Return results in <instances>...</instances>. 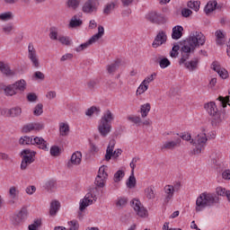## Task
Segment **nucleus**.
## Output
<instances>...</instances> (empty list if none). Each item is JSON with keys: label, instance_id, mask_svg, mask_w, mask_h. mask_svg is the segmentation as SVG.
Masks as SVG:
<instances>
[{"label": "nucleus", "instance_id": "obj_8", "mask_svg": "<svg viewBox=\"0 0 230 230\" xmlns=\"http://www.w3.org/2000/svg\"><path fill=\"white\" fill-rule=\"evenodd\" d=\"M131 207L140 218H146L148 217V210L143 206L139 199H134L130 201Z\"/></svg>", "mask_w": 230, "mask_h": 230}, {"label": "nucleus", "instance_id": "obj_63", "mask_svg": "<svg viewBox=\"0 0 230 230\" xmlns=\"http://www.w3.org/2000/svg\"><path fill=\"white\" fill-rule=\"evenodd\" d=\"M56 186V182L53 180H49L45 183V188L47 190H53Z\"/></svg>", "mask_w": 230, "mask_h": 230}, {"label": "nucleus", "instance_id": "obj_11", "mask_svg": "<svg viewBox=\"0 0 230 230\" xmlns=\"http://www.w3.org/2000/svg\"><path fill=\"white\" fill-rule=\"evenodd\" d=\"M98 6H100V0H87L83 5L84 13H93L98 12Z\"/></svg>", "mask_w": 230, "mask_h": 230}, {"label": "nucleus", "instance_id": "obj_12", "mask_svg": "<svg viewBox=\"0 0 230 230\" xmlns=\"http://www.w3.org/2000/svg\"><path fill=\"white\" fill-rule=\"evenodd\" d=\"M96 200V195H93L91 192H88L84 198L80 201L79 206V217H82V211H84L85 208H88V206H91L93 204V199Z\"/></svg>", "mask_w": 230, "mask_h": 230}, {"label": "nucleus", "instance_id": "obj_31", "mask_svg": "<svg viewBox=\"0 0 230 230\" xmlns=\"http://www.w3.org/2000/svg\"><path fill=\"white\" fill-rule=\"evenodd\" d=\"M113 120H114V115L109 110L106 111V113H104V115L101 119V121H102L103 123L111 124V121H113Z\"/></svg>", "mask_w": 230, "mask_h": 230}, {"label": "nucleus", "instance_id": "obj_21", "mask_svg": "<svg viewBox=\"0 0 230 230\" xmlns=\"http://www.w3.org/2000/svg\"><path fill=\"white\" fill-rule=\"evenodd\" d=\"M32 145H37L39 148L47 152L49 150V148L48 147V142L44 140V138L40 137L32 138Z\"/></svg>", "mask_w": 230, "mask_h": 230}, {"label": "nucleus", "instance_id": "obj_25", "mask_svg": "<svg viewBox=\"0 0 230 230\" xmlns=\"http://www.w3.org/2000/svg\"><path fill=\"white\" fill-rule=\"evenodd\" d=\"M218 5V3L214 0V1H209L207 5L205 6V13H211L212 12H215V10H217L220 9V6H217Z\"/></svg>", "mask_w": 230, "mask_h": 230}, {"label": "nucleus", "instance_id": "obj_26", "mask_svg": "<svg viewBox=\"0 0 230 230\" xmlns=\"http://www.w3.org/2000/svg\"><path fill=\"white\" fill-rule=\"evenodd\" d=\"M216 42L218 46H223V44H225L226 42V33H224V31H217L216 33Z\"/></svg>", "mask_w": 230, "mask_h": 230}, {"label": "nucleus", "instance_id": "obj_37", "mask_svg": "<svg viewBox=\"0 0 230 230\" xmlns=\"http://www.w3.org/2000/svg\"><path fill=\"white\" fill-rule=\"evenodd\" d=\"M126 184L129 189L136 188L137 181H136V176H134V171H131V174L128 179V181L126 182Z\"/></svg>", "mask_w": 230, "mask_h": 230}, {"label": "nucleus", "instance_id": "obj_49", "mask_svg": "<svg viewBox=\"0 0 230 230\" xmlns=\"http://www.w3.org/2000/svg\"><path fill=\"white\" fill-rule=\"evenodd\" d=\"M50 155L58 157V155H60V147H58V146H52L50 147Z\"/></svg>", "mask_w": 230, "mask_h": 230}, {"label": "nucleus", "instance_id": "obj_18", "mask_svg": "<svg viewBox=\"0 0 230 230\" xmlns=\"http://www.w3.org/2000/svg\"><path fill=\"white\" fill-rule=\"evenodd\" d=\"M98 130L102 137H107V136H109V134H111V131L112 130V126H111V123L102 122V120H100Z\"/></svg>", "mask_w": 230, "mask_h": 230}, {"label": "nucleus", "instance_id": "obj_1", "mask_svg": "<svg viewBox=\"0 0 230 230\" xmlns=\"http://www.w3.org/2000/svg\"><path fill=\"white\" fill-rule=\"evenodd\" d=\"M204 44H206V36H204L202 32H191L181 45L179 65L184 66L188 71H196V69H199V58H195L190 60V57L195 53L197 48H200V46H204Z\"/></svg>", "mask_w": 230, "mask_h": 230}, {"label": "nucleus", "instance_id": "obj_54", "mask_svg": "<svg viewBox=\"0 0 230 230\" xmlns=\"http://www.w3.org/2000/svg\"><path fill=\"white\" fill-rule=\"evenodd\" d=\"M217 100L221 102V105L223 109H226V107H227V103H229V96H226V97L219 96Z\"/></svg>", "mask_w": 230, "mask_h": 230}, {"label": "nucleus", "instance_id": "obj_40", "mask_svg": "<svg viewBox=\"0 0 230 230\" xmlns=\"http://www.w3.org/2000/svg\"><path fill=\"white\" fill-rule=\"evenodd\" d=\"M159 66L161 69H166L169 66H171L170 59L167 58H159Z\"/></svg>", "mask_w": 230, "mask_h": 230}, {"label": "nucleus", "instance_id": "obj_44", "mask_svg": "<svg viewBox=\"0 0 230 230\" xmlns=\"http://www.w3.org/2000/svg\"><path fill=\"white\" fill-rule=\"evenodd\" d=\"M107 181V179H103V177L102 176H98L95 178V182L94 184L98 187V188H104L105 186V181Z\"/></svg>", "mask_w": 230, "mask_h": 230}, {"label": "nucleus", "instance_id": "obj_24", "mask_svg": "<svg viewBox=\"0 0 230 230\" xmlns=\"http://www.w3.org/2000/svg\"><path fill=\"white\" fill-rule=\"evenodd\" d=\"M144 193L147 200H154V199H155V188L152 185L146 187L144 190Z\"/></svg>", "mask_w": 230, "mask_h": 230}, {"label": "nucleus", "instance_id": "obj_23", "mask_svg": "<svg viewBox=\"0 0 230 230\" xmlns=\"http://www.w3.org/2000/svg\"><path fill=\"white\" fill-rule=\"evenodd\" d=\"M182 31H184V28L181 25H176L172 28V39L173 40H179L181 37H182Z\"/></svg>", "mask_w": 230, "mask_h": 230}, {"label": "nucleus", "instance_id": "obj_41", "mask_svg": "<svg viewBox=\"0 0 230 230\" xmlns=\"http://www.w3.org/2000/svg\"><path fill=\"white\" fill-rule=\"evenodd\" d=\"M19 143H20V145H22V146H24V145H32L33 137H29V136L22 137L19 139Z\"/></svg>", "mask_w": 230, "mask_h": 230}, {"label": "nucleus", "instance_id": "obj_19", "mask_svg": "<svg viewBox=\"0 0 230 230\" xmlns=\"http://www.w3.org/2000/svg\"><path fill=\"white\" fill-rule=\"evenodd\" d=\"M181 146V138L175 140L166 141L161 146V150H175V148Z\"/></svg>", "mask_w": 230, "mask_h": 230}, {"label": "nucleus", "instance_id": "obj_32", "mask_svg": "<svg viewBox=\"0 0 230 230\" xmlns=\"http://www.w3.org/2000/svg\"><path fill=\"white\" fill-rule=\"evenodd\" d=\"M59 133L60 136H68L69 134V124L61 122L59 124Z\"/></svg>", "mask_w": 230, "mask_h": 230}, {"label": "nucleus", "instance_id": "obj_5", "mask_svg": "<svg viewBox=\"0 0 230 230\" xmlns=\"http://www.w3.org/2000/svg\"><path fill=\"white\" fill-rule=\"evenodd\" d=\"M37 155V152L31 151L30 149H23L21 152L22 155V164H21V170H26L31 164L35 162V159L33 158Z\"/></svg>", "mask_w": 230, "mask_h": 230}, {"label": "nucleus", "instance_id": "obj_17", "mask_svg": "<svg viewBox=\"0 0 230 230\" xmlns=\"http://www.w3.org/2000/svg\"><path fill=\"white\" fill-rule=\"evenodd\" d=\"M82 164V152L76 151L75 152L71 158L70 161L67 163V168L71 169L73 166H78V164Z\"/></svg>", "mask_w": 230, "mask_h": 230}, {"label": "nucleus", "instance_id": "obj_2", "mask_svg": "<svg viewBox=\"0 0 230 230\" xmlns=\"http://www.w3.org/2000/svg\"><path fill=\"white\" fill-rule=\"evenodd\" d=\"M220 202V198L216 194L203 192L196 200V212L199 213L206 209V208H213Z\"/></svg>", "mask_w": 230, "mask_h": 230}, {"label": "nucleus", "instance_id": "obj_29", "mask_svg": "<svg viewBox=\"0 0 230 230\" xmlns=\"http://www.w3.org/2000/svg\"><path fill=\"white\" fill-rule=\"evenodd\" d=\"M121 64V61L117 60L113 63H111V65L107 66V71L110 75H112V73H116V71H118V69L119 68V66Z\"/></svg>", "mask_w": 230, "mask_h": 230}, {"label": "nucleus", "instance_id": "obj_48", "mask_svg": "<svg viewBox=\"0 0 230 230\" xmlns=\"http://www.w3.org/2000/svg\"><path fill=\"white\" fill-rule=\"evenodd\" d=\"M128 121H131V123H134L137 127H139V125L143 123V121L141 120V117H137V116H129L128 117Z\"/></svg>", "mask_w": 230, "mask_h": 230}, {"label": "nucleus", "instance_id": "obj_60", "mask_svg": "<svg viewBox=\"0 0 230 230\" xmlns=\"http://www.w3.org/2000/svg\"><path fill=\"white\" fill-rule=\"evenodd\" d=\"M156 75H157L155 73L152 74L151 75L146 77L143 83L148 86V84H150L151 82H154Z\"/></svg>", "mask_w": 230, "mask_h": 230}, {"label": "nucleus", "instance_id": "obj_39", "mask_svg": "<svg viewBox=\"0 0 230 230\" xmlns=\"http://www.w3.org/2000/svg\"><path fill=\"white\" fill-rule=\"evenodd\" d=\"M114 8H116V4L114 3L107 4L103 9L104 15H111Z\"/></svg>", "mask_w": 230, "mask_h": 230}, {"label": "nucleus", "instance_id": "obj_16", "mask_svg": "<svg viewBox=\"0 0 230 230\" xmlns=\"http://www.w3.org/2000/svg\"><path fill=\"white\" fill-rule=\"evenodd\" d=\"M28 217V209L22 208L18 214L13 217V224L14 226H19V224H22L24 220H26Z\"/></svg>", "mask_w": 230, "mask_h": 230}, {"label": "nucleus", "instance_id": "obj_55", "mask_svg": "<svg viewBox=\"0 0 230 230\" xmlns=\"http://www.w3.org/2000/svg\"><path fill=\"white\" fill-rule=\"evenodd\" d=\"M13 15L11 12H6L0 13V21H10L12 19Z\"/></svg>", "mask_w": 230, "mask_h": 230}, {"label": "nucleus", "instance_id": "obj_3", "mask_svg": "<svg viewBox=\"0 0 230 230\" xmlns=\"http://www.w3.org/2000/svg\"><path fill=\"white\" fill-rule=\"evenodd\" d=\"M204 109L210 116L212 127H218V125H220V123L224 121V115L222 114V111H218V108H217V103H215V102L205 103Z\"/></svg>", "mask_w": 230, "mask_h": 230}, {"label": "nucleus", "instance_id": "obj_36", "mask_svg": "<svg viewBox=\"0 0 230 230\" xmlns=\"http://www.w3.org/2000/svg\"><path fill=\"white\" fill-rule=\"evenodd\" d=\"M182 47L179 46V44L175 43L170 52V57L172 58H177V57H179V51L181 53V49Z\"/></svg>", "mask_w": 230, "mask_h": 230}, {"label": "nucleus", "instance_id": "obj_58", "mask_svg": "<svg viewBox=\"0 0 230 230\" xmlns=\"http://www.w3.org/2000/svg\"><path fill=\"white\" fill-rule=\"evenodd\" d=\"M217 195L219 197H226L227 196V190L224 189L223 187H217L216 189Z\"/></svg>", "mask_w": 230, "mask_h": 230}, {"label": "nucleus", "instance_id": "obj_10", "mask_svg": "<svg viewBox=\"0 0 230 230\" xmlns=\"http://www.w3.org/2000/svg\"><path fill=\"white\" fill-rule=\"evenodd\" d=\"M28 58L31 60L33 67L39 69L40 67V61L39 60V56L37 55V50L33 47V43H29L28 46Z\"/></svg>", "mask_w": 230, "mask_h": 230}, {"label": "nucleus", "instance_id": "obj_57", "mask_svg": "<svg viewBox=\"0 0 230 230\" xmlns=\"http://www.w3.org/2000/svg\"><path fill=\"white\" fill-rule=\"evenodd\" d=\"M33 78H35V80H40L42 82L43 80H45L46 75L40 71H36L33 74Z\"/></svg>", "mask_w": 230, "mask_h": 230}, {"label": "nucleus", "instance_id": "obj_27", "mask_svg": "<svg viewBox=\"0 0 230 230\" xmlns=\"http://www.w3.org/2000/svg\"><path fill=\"white\" fill-rule=\"evenodd\" d=\"M14 89L16 91H20V93H24L26 91V81L24 79H21L13 84Z\"/></svg>", "mask_w": 230, "mask_h": 230}, {"label": "nucleus", "instance_id": "obj_7", "mask_svg": "<svg viewBox=\"0 0 230 230\" xmlns=\"http://www.w3.org/2000/svg\"><path fill=\"white\" fill-rule=\"evenodd\" d=\"M114 146H116V140L115 139L110 140V143L106 149L105 161H109L112 157L116 159L118 158L119 155H121V154L123 153V150L121 149H116L114 151Z\"/></svg>", "mask_w": 230, "mask_h": 230}, {"label": "nucleus", "instance_id": "obj_50", "mask_svg": "<svg viewBox=\"0 0 230 230\" xmlns=\"http://www.w3.org/2000/svg\"><path fill=\"white\" fill-rule=\"evenodd\" d=\"M67 6L73 10H76V8L80 6V0H68Z\"/></svg>", "mask_w": 230, "mask_h": 230}, {"label": "nucleus", "instance_id": "obj_15", "mask_svg": "<svg viewBox=\"0 0 230 230\" xmlns=\"http://www.w3.org/2000/svg\"><path fill=\"white\" fill-rule=\"evenodd\" d=\"M211 69H213V71H216V73H217V75H219L220 78H223V80H226V78L229 76V73L227 72V70L222 67L218 61H214L211 64Z\"/></svg>", "mask_w": 230, "mask_h": 230}, {"label": "nucleus", "instance_id": "obj_51", "mask_svg": "<svg viewBox=\"0 0 230 230\" xmlns=\"http://www.w3.org/2000/svg\"><path fill=\"white\" fill-rule=\"evenodd\" d=\"M125 177V172L119 170L117 171V172H115L114 174V182H119V181H121V179Z\"/></svg>", "mask_w": 230, "mask_h": 230}, {"label": "nucleus", "instance_id": "obj_47", "mask_svg": "<svg viewBox=\"0 0 230 230\" xmlns=\"http://www.w3.org/2000/svg\"><path fill=\"white\" fill-rule=\"evenodd\" d=\"M44 109V105H42V103H38L33 111V114L34 116H40L42 114V112H44L43 111Z\"/></svg>", "mask_w": 230, "mask_h": 230}, {"label": "nucleus", "instance_id": "obj_56", "mask_svg": "<svg viewBox=\"0 0 230 230\" xmlns=\"http://www.w3.org/2000/svg\"><path fill=\"white\" fill-rule=\"evenodd\" d=\"M9 195L11 199H15V197L19 195V190H17L15 186L11 187L9 190Z\"/></svg>", "mask_w": 230, "mask_h": 230}, {"label": "nucleus", "instance_id": "obj_4", "mask_svg": "<svg viewBox=\"0 0 230 230\" xmlns=\"http://www.w3.org/2000/svg\"><path fill=\"white\" fill-rule=\"evenodd\" d=\"M103 35H105V29L103 28V26L99 25L98 32L96 34H94L93 36H92L89 39V40H87L86 42H84V43L79 45L77 48H75V51H76V53L84 51V49H87V48H89L90 46H93V44H94L97 40H100V39H102V37H103Z\"/></svg>", "mask_w": 230, "mask_h": 230}, {"label": "nucleus", "instance_id": "obj_28", "mask_svg": "<svg viewBox=\"0 0 230 230\" xmlns=\"http://www.w3.org/2000/svg\"><path fill=\"white\" fill-rule=\"evenodd\" d=\"M58 209H60V202L54 200L50 203V210H49V215L51 217H55L57 213H58Z\"/></svg>", "mask_w": 230, "mask_h": 230}, {"label": "nucleus", "instance_id": "obj_43", "mask_svg": "<svg viewBox=\"0 0 230 230\" xmlns=\"http://www.w3.org/2000/svg\"><path fill=\"white\" fill-rule=\"evenodd\" d=\"M187 6H189V8H190L191 10H194V12H199V10H200V2H199V1H195V2L190 1L188 3Z\"/></svg>", "mask_w": 230, "mask_h": 230}, {"label": "nucleus", "instance_id": "obj_61", "mask_svg": "<svg viewBox=\"0 0 230 230\" xmlns=\"http://www.w3.org/2000/svg\"><path fill=\"white\" fill-rule=\"evenodd\" d=\"M94 112H100V110H98V108L93 106L85 111V114H86V116H93L94 114Z\"/></svg>", "mask_w": 230, "mask_h": 230}, {"label": "nucleus", "instance_id": "obj_62", "mask_svg": "<svg viewBox=\"0 0 230 230\" xmlns=\"http://www.w3.org/2000/svg\"><path fill=\"white\" fill-rule=\"evenodd\" d=\"M117 208H125L127 206V199L121 198L116 203Z\"/></svg>", "mask_w": 230, "mask_h": 230}, {"label": "nucleus", "instance_id": "obj_20", "mask_svg": "<svg viewBox=\"0 0 230 230\" xmlns=\"http://www.w3.org/2000/svg\"><path fill=\"white\" fill-rule=\"evenodd\" d=\"M164 191L165 197L164 201L165 202V204H168V202H170L171 199H173L175 188H173V185H165L164 188Z\"/></svg>", "mask_w": 230, "mask_h": 230}, {"label": "nucleus", "instance_id": "obj_64", "mask_svg": "<svg viewBox=\"0 0 230 230\" xmlns=\"http://www.w3.org/2000/svg\"><path fill=\"white\" fill-rule=\"evenodd\" d=\"M27 100H28V102H37V100H38L37 94L34 93H28Z\"/></svg>", "mask_w": 230, "mask_h": 230}, {"label": "nucleus", "instance_id": "obj_45", "mask_svg": "<svg viewBox=\"0 0 230 230\" xmlns=\"http://www.w3.org/2000/svg\"><path fill=\"white\" fill-rule=\"evenodd\" d=\"M2 31H3V33H4L5 35H12V31H13V24L8 23V24L4 25V26L2 28Z\"/></svg>", "mask_w": 230, "mask_h": 230}, {"label": "nucleus", "instance_id": "obj_53", "mask_svg": "<svg viewBox=\"0 0 230 230\" xmlns=\"http://www.w3.org/2000/svg\"><path fill=\"white\" fill-rule=\"evenodd\" d=\"M105 168H107L105 165L101 166L97 174L98 176L102 177V179H107L109 177V174L105 172Z\"/></svg>", "mask_w": 230, "mask_h": 230}, {"label": "nucleus", "instance_id": "obj_30", "mask_svg": "<svg viewBox=\"0 0 230 230\" xmlns=\"http://www.w3.org/2000/svg\"><path fill=\"white\" fill-rule=\"evenodd\" d=\"M81 24H83L82 20L77 15H74L70 20L69 28H78Z\"/></svg>", "mask_w": 230, "mask_h": 230}, {"label": "nucleus", "instance_id": "obj_22", "mask_svg": "<svg viewBox=\"0 0 230 230\" xmlns=\"http://www.w3.org/2000/svg\"><path fill=\"white\" fill-rule=\"evenodd\" d=\"M0 71L3 73V75H5V76H14L15 72H13L12 69H10V66L8 64L0 61Z\"/></svg>", "mask_w": 230, "mask_h": 230}, {"label": "nucleus", "instance_id": "obj_42", "mask_svg": "<svg viewBox=\"0 0 230 230\" xmlns=\"http://www.w3.org/2000/svg\"><path fill=\"white\" fill-rule=\"evenodd\" d=\"M42 226V220L41 219H35L32 224H31L28 228L29 230H39V227Z\"/></svg>", "mask_w": 230, "mask_h": 230}, {"label": "nucleus", "instance_id": "obj_59", "mask_svg": "<svg viewBox=\"0 0 230 230\" xmlns=\"http://www.w3.org/2000/svg\"><path fill=\"white\" fill-rule=\"evenodd\" d=\"M70 228L69 230H78V228L80 227V225L78 224V221L76 220H73L68 222Z\"/></svg>", "mask_w": 230, "mask_h": 230}, {"label": "nucleus", "instance_id": "obj_14", "mask_svg": "<svg viewBox=\"0 0 230 230\" xmlns=\"http://www.w3.org/2000/svg\"><path fill=\"white\" fill-rule=\"evenodd\" d=\"M44 128V124L41 122H31L22 127V132L24 134H28L30 132H32V130H42Z\"/></svg>", "mask_w": 230, "mask_h": 230}, {"label": "nucleus", "instance_id": "obj_33", "mask_svg": "<svg viewBox=\"0 0 230 230\" xmlns=\"http://www.w3.org/2000/svg\"><path fill=\"white\" fill-rule=\"evenodd\" d=\"M150 109H152V107L148 102L140 106V113L142 118H146V116H148V112H150Z\"/></svg>", "mask_w": 230, "mask_h": 230}, {"label": "nucleus", "instance_id": "obj_13", "mask_svg": "<svg viewBox=\"0 0 230 230\" xmlns=\"http://www.w3.org/2000/svg\"><path fill=\"white\" fill-rule=\"evenodd\" d=\"M166 40H168V36L166 35V32L164 31H160L156 34L152 43V46L153 48L157 49L160 46H163V44H166Z\"/></svg>", "mask_w": 230, "mask_h": 230}, {"label": "nucleus", "instance_id": "obj_52", "mask_svg": "<svg viewBox=\"0 0 230 230\" xmlns=\"http://www.w3.org/2000/svg\"><path fill=\"white\" fill-rule=\"evenodd\" d=\"M146 91H148V84L142 82L137 90V94H143Z\"/></svg>", "mask_w": 230, "mask_h": 230}, {"label": "nucleus", "instance_id": "obj_46", "mask_svg": "<svg viewBox=\"0 0 230 230\" xmlns=\"http://www.w3.org/2000/svg\"><path fill=\"white\" fill-rule=\"evenodd\" d=\"M58 40L60 42V44H63V46H71V39H69V37L58 36Z\"/></svg>", "mask_w": 230, "mask_h": 230}, {"label": "nucleus", "instance_id": "obj_35", "mask_svg": "<svg viewBox=\"0 0 230 230\" xmlns=\"http://www.w3.org/2000/svg\"><path fill=\"white\" fill-rule=\"evenodd\" d=\"M8 114L12 117V118H17L18 116H21V114H22V109L19 108V107H14L12 108L8 111Z\"/></svg>", "mask_w": 230, "mask_h": 230}, {"label": "nucleus", "instance_id": "obj_9", "mask_svg": "<svg viewBox=\"0 0 230 230\" xmlns=\"http://www.w3.org/2000/svg\"><path fill=\"white\" fill-rule=\"evenodd\" d=\"M146 21H149V22H152L153 24H165L166 18L157 13V11H151L146 15Z\"/></svg>", "mask_w": 230, "mask_h": 230}, {"label": "nucleus", "instance_id": "obj_38", "mask_svg": "<svg viewBox=\"0 0 230 230\" xmlns=\"http://www.w3.org/2000/svg\"><path fill=\"white\" fill-rule=\"evenodd\" d=\"M4 91L6 96H14V94H17V90H15V86L13 84H9Z\"/></svg>", "mask_w": 230, "mask_h": 230}, {"label": "nucleus", "instance_id": "obj_34", "mask_svg": "<svg viewBox=\"0 0 230 230\" xmlns=\"http://www.w3.org/2000/svg\"><path fill=\"white\" fill-rule=\"evenodd\" d=\"M49 37L50 40H58V28L50 27Z\"/></svg>", "mask_w": 230, "mask_h": 230}, {"label": "nucleus", "instance_id": "obj_6", "mask_svg": "<svg viewBox=\"0 0 230 230\" xmlns=\"http://www.w3.org/2000/svg\"><path fill=\"white\" fill-rule=\"evenodd\" d=\"M208 143V137L205 133L199 134L194 139H191L190 144L194 145V154H200L204 150V146Z\"/></svg>", "mask_w": 230, "mask_h": 230}]
</instances>
